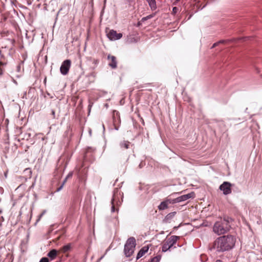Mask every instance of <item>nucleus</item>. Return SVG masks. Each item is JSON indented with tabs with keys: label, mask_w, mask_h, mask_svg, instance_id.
<instances>
[{
	"label": "nucleus",
	"mask_w": 262,
	"mask_h": 262,
	"mask_svg": "<svg viewBox=\"0 0 262 262\" xmlns=\"http://www.w3.org/2000/svg\"><path fill=\"white\" fill-rule=\"evenodd\" d=\"M179 10V8L177 7H174L172 8V13L173 14H175L177 13V12Z\"/></svg>",
	"instance_id": "b1692460"
},
{
	"label": "nucleus",
	"mask_w": 262,
	"mask_h": 262,
	"mask_svg": "<svg viewBox=\"0 0 262 262\" xmlns=\"http://www.w3.org/2000/svg\"><path fill=\"white\" fill-rule=\"evenodd\" d=\"M180 0H176V1L174 3V4L176 5L177 2L180 1Z\"/></svg>",
	"instance_id": "ea45409f"
},
{
	"label": "nucleus",
	"mask_w": 262,
	"mask_h": 262,
	"mask_svg": "<svg viewBox=\"0 0 262 262\" xmlns=\"http://www.w3.org/2000/svg\"><path fill=\"white\" fill-rule=\"evenodd\" d=\"M126 2L129 4L131 5L132 3L133 2V0H126Z\"/></svg>",
	"instance_id": "473e14b6"
},
{
	"label": "nucleus",
	"mask_w": 262,
	"mask_h": 262,
	"mask_svg": "<svg viewBox=\"0 0 262 262\" xmlns=\"http://www.w3.org/2000/svg\"><path fill=\"white\" fill-rule=\"evenodd\" d=\"M232 184L228 182H224L219 187L224 195H228L231 193V186Z\"/></svg>",
	"instance_id": "0eeeda50"
},
{
	"label": "nucleus",
	"mask_w": 262,
	"mask_h": 262,
	"mask_svg": "<svg viewBox=\"0 0 262 262\" xmlns=\"http://www.w3.org/2000/svg\"><path fill=\"white\" fill-rule=\"evenodd\" d=\"M235 237L231 235H223L217 237L213 243L211 250L215 253H223L229 251L234 247Z\"/></svg>",
	"instance_id": "f257e3e1"
},
{
	"label": "nucleus",
	"mask_w": 262,
	"mask_h": 262,
	"mask_svg": "<svg viewBox=\"0 0 262 262\" xmlns=\"http://www.w3.org/2000/svg\"><path fill=\"white\" fill-rule=\"evenodd\" d=\"M218 45H219V43H217V42H216L213 44L212 46L211 47V49H213V48H215V47L217 46Z\"/></svg>",
	"instance_id": "c85d7f7f"
},
{
	"label": "nucleus",
	"mask_w": 262,
	"mask_h": 262,
	"mask_svg": "<svg viewBox=\"0 0 262 262\" xmlns=\"http://www.w3.org/2000/svg\"><path fill=\"white\" fill-rule=\"evenodd\" d=\"M148 249L149 247L148 246L143 247L138 252L136 257V259H138L140 258L141 257H142L144 255V254L148 251Z\"/></svg>",
	"instance_id": "ddd939ff"
},
{
	"label": "nucleus",
	"mask_w": 262,
	"mask_h": 262,
	"mask_svg": "<svg viewBox=\"0 0 262 262\" xmlns=\"http://www.w3.org/2000/svg\"><path fill=\"white\" fill-rule=\"evenodd\" d=\"M123 193L119 188H116L113 192V195L111 200V212H114L116 207L120 206L123 202Z\"/></svg>",
	"instance_id": "7ed1b4c3"
},
{
	"label": "nucleus",
	"mask_w": 262,
	"mask_h": 262,
	"mask_svg": "<svg viewBox=\"0 0 262 262\" xmlns=\"http://www.w3.org/2000/svg\"><path fill=\"white\" fill-rule=\"evenodd\" d=\"M72 175H73V173L72 172H70L66 178H67V179L70 178H71L72 177Z\"/></svg>",
	"instance_id": "c756f323"
},
{
	"label": "nucleus",
	"mask_w": 262,
	"mask_h": 262,
	"mask_svg": "<svg viewBox=\"0 0 262 262\" xmlns=\"http://www.w3.org/2000/svg\"><path fill=\"white\" fill-rule=\"evenodd\" d=\"M107 58L109 60V62L108 63V66L113 69H116L117 67V61L116 57L114 56L108 54Z\"/></svg>",
	"instance_id": "9d476101"
},
{
	"label": "nucleus",
	"mask_w": 262,
	"mask_h": 262,
	"mask_svg": "<svg viewBox=\"0 0 262 262\" xmlns=\"http://www.w3.org/2000/svg\"><path fill=\"white\" fill-rule=\"evenodd\" d=\"M179 238V236L176 235L171 236L163 243L162 248V252H165L169 250L170 248L176 244Z\"/></svg>",
	"instance_id": "39448f33"
},
{
	"label": "nucleus",
	"mask_w": 262,
	"mask_h": 262,
	"mask_svg": "<svg viewBox=\"0 0 262 262\" xmlns=\"http://www.w3.org/2000/svg\"><path fill=\"white\" fill-rule=\"evenodd\" d=\"M115 130H118L119 129V127L115 126Z\"/></svg>",
	"instance_id": "4c0bfd02"
},
{
	"label": "nucleus",
	"mask_w": 262,
	"mask_h": 262,
	"mask_svg": "<svg viewBox=\"0 0 262 262\" xmlns=\"http://www.w3.org/2000/svg\"><path fill=\"white\" fill-rule=\"evenodd\" d=\"M57 254V251L56 249H52L51 250H50L48 252L47 255L52 260H53V259H55Z\"/></svg>",
	"instance_id": "dca6fc26"
},
{
	"label": "nucleus",
	"mask_w": 262,
	"mask_h": 262,
	"mask_svg": "<svg viewBox=\"0 0 262 262\" xmlns=\"http://www.w3.org/2000/svg\"><path fill=\"white\" fill-rule=\"evenodd\" d=\"M25 170H26V171H27V170H29V172H30V173H31V171L29 169H26Z\"/></svg>",
	"instance_id": "79ce46f5"
},
{
	"label": "nucleus",
	"mask_w": 262,
	"mask_h": 262,
	"mask_svg": "<svg viewBox=\"0 0 262 262\" xmlns=\"http://www.w3.org/2000/svg\"><path fill=\"white\" fill-rule=\"evenodd\" d=\"M107 36L111 40H116L120 39L122 37V34L117 33L116 31L111 30L107 34Z\"/></svg>",
	"instance_id": "6e6552de"
},
{
	"label": "nucleus",
	"mask_w": 262,
	"mask_h": 262,
	"mask_svg": "<svg viewBox=\"0 0 262 262\" xmlns=\"http://www.w3.org/2000/svg\"><path fill=\"white\" fill-rule=\"evenodd\" d=\"M1 218L4 220L3 216H1Z\"/></svg>",
	"instance_id": "8fccbe9b"
},
{
	"label": "nucleus",
	"mask_w": 262,
	"mask_h": 262,
	"mask_svg": "<svg viewBox=\"0 0 262 262\" xmlns=\"http://www.w3.org/2000/svg\"><path fill=\"white\" fill-rule=\"evenodd\" d=\"M28 148H29V146H27L26 147L25 151H26L28 150Z\"/></svg>",
	"instance_id": "a19ab883"
},
{
	"label": "nucleus",
	"mask_w": 262,
	"mask_h": 262,
	"mask_svg": "<svg viewBox=\"0 0 262 262\" xmlns=\"http://www.w3.org/2000/svg\"><path fill=\"white\" fill-rule=\"evenodd\" d=\"M46 210H43L42 211V212L38 216V218L37 220V221H36V222L35 223V224H36L37 223L39 222V221L40 220V219L42 217V216L46 213Z\"/></svg>",
	"instance_id": "4be33fe9"
},
{
	"label": "nucleus",
	"mask_w": 262,
	"mask_h": 262,
	"mask_svg": "<svg viewBox=\"0 0 262 262\" xmlns=\"http://www.w3.org/2000/svg\"><path fill=\"white\" fill-rule=\"evenodd\" d=\"M108 250H109V249H106V252H105V253H104V255H103L102 256H101V257L99 258V259H100V260H101V259H102L104 257L105 255L106 254V253L107 252V251H108Z\"/></svg>",
	"instance_id": "7c9ffc66"
},
{
	"label": "nucleus",
	"mask_w": 262,
	"mask_h": 262,
	"mask_svg": "<svg viewBox=\"0 0 262 262\" xmlns=\"http://www.w3.org/2000/svg\"><path fill=\"white\" fill-rule=\"evenodd\" d=\"M177 198L175 199H171L169 198H167L165 201L166 202V203L168 204V205L172 204H175L177 203H178L177 202Z\"/></svg>",
	"instance_id": "aec40b11"
},
{
	"label": "nucleus",
	"mask_w": 262,
	"mask_h": 262,
	"mask_svg": "<svg viewBox=\"0 0 262 262\" xmlns=\"http://www.w3.org/2000/svg\"><path fill=\"white\" fill-rule=\"evenodd\" d=\"M226 42V40H219V41H217V43L219 44L220 43H225Z\"/></svg>",
	"instance_id": "2f4dec72"
},
{
	"label": "nucleus",
	"mask_w": 262,
	"mask_h": 262,
	"mask_svg": "<svg viewBox=\"0 0 262 262\" xmlns=\"http://www.w3.org/2000/svg\"><path fill=\"white\" fill-rule=\"evenodd\" d=\"M2 210H0V213H2Z\"/></svg>",
	"instance_id": "09e8293b"
},
{
	"label": "nucleus",
	"mask_w": 262,
	"mask_h": 262,
	"mask_svg": "<svg viewBox=\"0 0 262 262\" xmlns=\"http://www.w3.org/2000/svg\"><path fill=\"white\" fill-rule=\"evenodd\" d=\"M161 258V256L160 255H158L154 257L152 259H151L150 262H159Z\"/></svg>",
	"instance_id": "412c9836"
},
{
	"label": "nucleus",
	"mask_w": 262,
	"mask_h": 262,
	"mask_svg": "<svg viewBox=\"0 0 262 262\" xmlns=\"http://www.w3.org/2000/svg\"><path fill=\"white\" fill-rule=\"evenodd\" d=\"M67 180H68V179H67V178H66L64 179V180H63V182H62V183L61 184H63V185H64V184H65V183L67 182Z\"/></svg>",
	"instance_id": "f704fd0d"
},
{
	"label": "nucleus",
	"mask_w": 262,
	"mask_h": 262,
	"mask_svg": "<svg viewBox=\"0 0 262 262\" xmlns=\"http://www.w3.org/2000/svg\"><path fill=\"white\" fill-rule=\"evenodd\" d=\"M177 194V193H172L171 195H176Z\"/></svg>",
	"instance_id": "37998d69"
},
{
	"label": "nucleus",
	"mask_w": 262,
	"mask_h": 262,
	"mask_svg": "<svg viewBox=\"0 0 262 262\" xmlns=\"http://www.w3.org/2000/svg\"><path fill=\"white\" fill-rule=\"evenodd\" d=\"M168 207V205L165 201L162 202L158 206V209L160 210H163L167 209Z\"/></svg>",
	"instance_id": "a211bd4d"
},
{
	"label": "nucleus",
	"mask_w": 262,
	"mask_h": 262,
	"mask_svg": "<svg viewBox=\"0 0 262 262\" xmlns=\"http://www.w3.org/2000/svg\"><path fill=\"white\" fill-rule=\"evenodd\" d=\"M24 60L20 61L16 66V71L18 74L15 75V77L17 78L21 77L23 74L24 71Z\"/></svg>",
	"instance_id": "9b49d317"
},
{
	"label": "nucleus",
	"mask_w": 262,
	"mask_h": 262,
	"mask_svg": "<svg viewBox=\"0 0 262 262\" xmlns=\"http://www.w3.org/2000/svg\"><path fill=\"white\" fill-rule=\"evenodd\" d=\"M0 76L2 75L5 70V68L7 65V62L5 61L4 55L2 54V51L0 50Z\"/></svg>",
	"instance_id": "1a4fd4ad"
},
{
	"label": "nucleus",
	"mask_w": 262,
	"mask_h": 262,
	"mask_svg": "<svg viewBox=\"0 0 262 262\" xmlns=\"http://www.w3.org/2000/svg\"><path fill=\"white\" fill-rule=\"evenodd\" d=\"M100 260H101L99 258V259L97 260V261H96V262H100Z\"/></svg>",
	"instance_id": "c03bdc74"
},
{
	"label": "nucleus",
	"mask_w": 262,
	"mask_h": 262,
	"mask_svg": "<svg viewBox=\"0 0 262 262\" xmlns=\"http://www.w3.org/2000/svg\"><path fill=\"white\" fill-rule=\"evenodd\" d=\"M195 196V193L193 192H191L186 194L182 195L180 196L177 197V202L178 203L183 202L187 200L190 198H194Z\"/></svg>",
	"instance_id": "f8f14e48"
},
{
	"label": "nucleus",
	"mask_w": 262,
	"mask_h": 262,
	"mask_svg": "<svg viewBox=\"0 0 262 262\" xmlns=\"http://www.w3.org/2000/svg\"><path fill=\"white\" fill-rule=\"evenodd\" d=\"M39 262H49V259L46 257L41 258Z\"/></svg>",
	"instance_id": "5701e85b"
},
{
	"label": "nucleus",
	"mask_w": 262,
	"mask_h": 262,
	"mask_svg": "<svg viewBox=\"0 0 262 262\" xmlns=\"http://www.w3.org/2000/svg\"><path fill=\"white\" fill-rule=\"evenodd\" d=\"M3 192H4V189L2 187H0V193L3 194Z\"/></svg>",
	"instance_id": "72a5a7b5"
},
{
	"label": "nucleus",
	"mask_w": 262,
	"mask_h": 262,
	"mask_svg": "<svg viewBox=\"0 0 262 262\" xmlns=\"http://www.w3.org/2000/svg\"><path fill=\"white\" fill-rule=\"evenodd\" d=\"M89 134H90V136H91V134H92V130H91V129H89Z\"/></svg>",
	"instance_id": "e433bc0d"
},
{
	"label": "nucleus",
	"mask_w": 262,
	"mask_h": 262,
	"mask_svg": "<svg viewBox=\"0 0 262 262\" xmlns=\"http://www.w3.org/2000/svg\"><path fill=\"white\" fill-rule=\"evenodd\" d=\"M142 123L143 124H144V122L143 120H142Z\"/></svg>",
	"instance_id": "de8ad7c7"
},
{
	"label": "nucleus",
	"mask_w": 262,
	"mask_h": 262,
	"mask_svg": "<svg viewBox=\"0 0 262 262\" xmlns=\"http://www.w3.org/2000/svg\"><path fill=\"white\" fill-rule=\"evenodd\" d=\"M119 145L120 148L125 149L130 148V146L132 145L131 143L127 141H123L120 143Z\"/></svg>",
	"instance_id": "2eb2a0df"
},
{
	"label": "nucleus",
	"mask_w": 262,
	"mask_h": 262,
	"mask_svg": "<svg viewBox=\"0 0 262 262\" xmlns=\"http://www.w3.org/2000/svg\"><path fill=\"white\" fill-rule=\"evenodd\" d=\"M176 214V212H172L166 215L163 222L165 223H170Z\"/></svg>",
	"instance_id": "4468645a"
},
{
	"label": "nucleus",
	"mask_w": 262,
	"mask_h": 262,
	"mask_svg": "<svg viewBox=\"0 0 262 262\" xmlns=\"http://www.w3.org/2000/svg\"><path fill=\"white\" fill-rule=\"evenodd\" d=\"M151 17H152V16L151 15H148V16H147L146 17H143L142 19L143 21H144V20H147L148 19H149V18H150Z\"/></svg>",
	"instance_id": "a878e982"
},
{
	"label": "nucleus",
	"mask_w": 262,
	"mask_h": 262,
	"mask_svg": "<svg viewBox=\"0 0 262 262\" xmlns=\"http://www.w3.org/2000/svg\"><path fill=\"white\" fill-rule=\"evenodd\" d=\"M61 10V9H60V10L58 11V13H57V15L58 14V13H59L60 11Z\"/></svg>",
	"instance_id": "49530a36"
},
{
	"label": "nucleus",
	"mask_w": 262,
	"mask_h": 262,
	"mask_svg": "<svg viewBox=\"0 0 262 262\" xmlns=\"http://www.w3.org/2000/svg\"><path fill=\"white\" fill-rule=\"evenodd\" d=\"M215 262H223V261L221 260L218 259V260H216Z\"/></svg>",
	"instance_id": "58836bf2"
},
{
	"label": "nucleus",
	"mask_w": 262,
	"mask_h": 262,
	"mask_svg": "<svg viewBox=\"0 0 262 262\" xmlns=\"http://www.w3.org/2000/svg\"><path fill=\"white\" fill-rule=\"evenodd\" d=\"M145 165V163L144 161H141L139 165V168H143Z\"/></svg>",
	"instance_id": "393cba45"
},
{
	"label": "nucleus",
	"mask_w": 262,
	"mask_h": 262,
	"mask_svg": "<svg viewBox=\"0 0 262 262\" xmlns=\"http://www.w3.org/2000/svg\"><path fill=\"white\" fill-rule=\"evenodd\" d=\"M51 115H52V118L55 119V112L54 110H51Z\"/></svg>",
	"instance_id": "bb28decb"
},
{
	"label": "nucleus",
	"mask_w": 262,
	"mask_h": 262,
	"mask_svg": "<svg viewBox=\"0 0 262 262\" xmlns=\"http://www.w3.org/2000/svg\"><path fill=\"white\" fill-rule=\"evenodd\" d=\"M63 184H61L56 190V192H59L63 188Z\"/></svg>",
	"instance_id": "cd10ccee"
},
{
	"label": "nucleus",
	"mask_w": 262,
	"mask_h": 262,
	"mask_svg": "<svg viewBox=\"0 0 262 262\" xmlns=\"http://www.w3.org/2000/svg\"><path fill=\"white\" fill-rule=\"evenodd\" d=\"M71 249V244L69 243L60 248V251L62 253H66Z\"/></svg>",
	"instance_id": "f3484780"
},
{
	"label": "nucleus",
	"mask_w": 262,
	"mask_h": 262,
	"mask_svg": "<svg viewBox=\"0 0 262 262\" xmlns=\"http://www.w3.org/2000/svg\"><path fill=\"white\" fill-rule=\"evenodd\" d=\"M71 61L70 59H66L63 61L60 68L61 73L63 75H67L71 67Z\"/></svg>",
	"instance_id": "423d86ee"
},
{
	"label": "nucleus",
	"mask_w": 262,
	"mask_h": 262,
	"mask_svg": "<svg viewBox=\"0 0 262 262\" xmlns=\"http://www.w3.org/2000/svg\"><path fill=\"white\" fill-rule=\"evenodd\" d=\"M136 245V239L130 237L126 241L124 248V253L127 257H130L134 252Z\"/></svg>",
	"instance_id": "20e7f679"
},
{
	"label": "nucleus",
	"mask_w": 262,
	"mask_h": 262,
	"mask_svg": "<svg viewBox=\"0 0 262 262\" xmlns=\"http://www.w3.org/2000/svg\"><path fill=\"white\" fill-rule=\"evenodd\" d=\"M12 81H13V82H14L16 85H17V81H16L14 78H12Z\"/></svg>",
	"instance_id": "c9c22d12"
},
{
	"label": "nucleus",
	"mask_w": 262,
	"mask_h": 262,
	"mask_svg": "<svg viewBox=\"0 0 262 262\" xmlns=\"http://www.w3.org/2000/svg\"><path fill=\"white\" fill-rule=\"evenodd\" d=\"M152 10H155L157 8L156 3L155 0H146Z\"/></svg>",
	"instance_id": "6ab92c4d"
},
{
	"label": "nucleus",
	"mask_w": 262,
	"mask_h": 262,
	"mask_svg": "<svg viewBox=\"0 0 262 262\" xmlns=\"http://www.w3.org/2000/svg\"><path fill=\"white\" fill-rule=\"evenodd\" d=\"M102 126H103V130H104V129H105V128H104V125H102Z\"/></svg>",
	"instance_id": "a18cd8bd"
},
{
	"label": "nucleus",
	"mask_w": 262,
	"mask_h": 262,
	"mask_svg": "<svg viewBox=\"0 0 262 262\" xmlns=\"http://www.w3.org/2000/svg\"><path fill=\"white\" fill-rule=\"evenodd\" d=\"M232 219L229 216H225L215 223L213 227V232L217 235L227 233L231 228L230 223Z\"/></svg>",
	"instance_id": "f03ea898"
}]
</instances>
